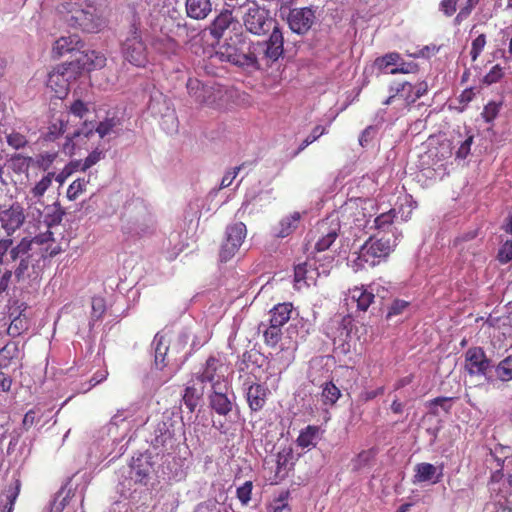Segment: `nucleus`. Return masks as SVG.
Instances as JSON below:
<instances>
[{
    "label": "nucleus",
    "mask_w": 512,
    "mask_h": 512,
    "mask_svg": "<svg viewBox=\"0 0 512 512\" xmlns=\"http://www.w3.org/2000/svg\"><path fill=\"white\" fill-rule=\"evenodd\" d=\"M219 54L222 60L233 65L259 69L260 65L256 59L255 43H252L241 33H235L220 47Z\"/></svg>",
    "instance_id": "1"
},
{
    "label": "nucleus",
    "mask_w": 512,
    "mask_h": 512,
    "mask_svg": "<svg viewBox=\"0 0 512 512\" xmlns=\"http://www.w3.org/2000/svg\"><path fill=\"white\" fill-rule=\"evenodd\" d=\"M121 53L126 61L136 67H145L149 63L148 50L138 28H129L121 43Z\"/></svg>",
    "instance_id": "2"
},
{
    "label": "nucleus",
    "mask_w": 512,
    "mask_h": 512,
    "mask_svg": "<svg viewBox=\"0 0 512 512\" xmlns=\"http://www.w3.org/2000/svg\"><path fill=\"white\" fill-rule=\"evenodd\" d=\"M66 22L70 27L88 33H97L106 26V20L97 13L93 6L73 7L66 16Z\"/></svg>",
    "instance_id": "3"
},
{
    "label": "nucleus",
    "mask_w": 512,
    "mask_h": 512,
    "mask_svg": "<svg viewBox=\"0 0 512 512\" xmlns=\"http://www.w3.org/2000/svg\"><path fill=\"white\" fill-rule=\"evenodd\" d=\"M391 251L392 245L389 239L370 237L360 248L357 258L358 265L361 267L365 265L369 267L379 265L382 261L386 260Z\"/></svg>",
    "instance_id": "4"
},
{
    "label": "nucleus",
    "mask_w": 512,
    "mask_h": 512,
    "mask_svg": "<svg viewBox=\"0 0 512 512\" xmlns=\"http://www.w3.org/2000/svg\"><path fill=\"white\" fill-rule=\"evenodd\" d=\"M77 78L76 72L68 62L62 63L48 73L46 85L57 98L62 99L68 94L71 82Z\"/></svg>",
    "instance_id": "5"
},
{
    "label": "nucleus",
    "mask_w": 512,
    "mask_h": 512,
    "mask_svg": "<svg viewBox=\"0 0 512 512\" xmlns=\"http://www.w3.org/2000/svg\"><path fill=\"white\" fill-rule=\"evenodd\" d=\"M186 86L189 95L197 103L212 108H216L220 105L219 101L223 97L220 87L203 84L197 78H189Z\"/></svg>",
    "instance_id": "6"
},
{
    "label": "nucleus",
    "mask_w": 512,
    "mask_h": 512,
    "mask_svg": "<svg viewBox=\"0 0 512 512\" xmlns=\"http://www.w3.org/2000/svg\"><path fill=\"white\" fill-rule=\"evenodd\" d=\"M283 44V34L279 28L275 27L268 40L255 43L257 62L259 63V60H265L267 64L276 62L284 53Z\"/></svg>",
    "instance_id": "7"
},
{
    "label": "nucleus",
    "mask_w": 512,
    "mask_h": 512,
    "mask_svg": "<svg viewBox=\"0 0 512 512\" xmlns=\"http://www.w3.org/2000/svg\"><path fill=\"white\" fill-rule=\"evenodd\" d=\"M246 233V226L242 222L227 227L226 237L219 251L221 262H228L236 255L246 237Z\"/></svg>",
    "instance_id": "8"
},
{
    "label": "nucleus",
    "mask_w": 512,
    "mask_h": 512,
    "mask_svg": "<svg viewBox=\"0 0 512 512\" xmlns=\"http://www.w3.org/2000/svg\"><path fill=\"white\" fill-rule=\"evenodd\" d=\"M242 20L246 30L255 35H262L268 32L272 22L269 17V11L260 7L256 2L248 6Z\"/></svg>",
    "instance_id": "9"
},
{
    "label": "nucleus",
    "mask_w": 512,
    "mask_h": 512,
    "mask_svg": "<svg viewBox=\"0 0 512 512\" xmlns=\"http://www.w3.org/2000/svg\"><path fill=\"white\" fill-rule=\"evenodd\" d=\"M68 64L73 68L76 75H79L83 71H93L96 69H101L106 64V57L101 52L95 50H77L74 54V59Z\"/></svg>",
    "instance_id": "10"
},
{
    "label": "nucleus",
    "mask_w": 512,
    "mask_h": 512,
    "mask_svg": "<svg viewBox=\"0 0 512 512\" xmlns=\"http://www.w3.org/2000/svg\"><path fill=\"white\" fill-rule=\"evenodd\" d=\"M315 19V11L311 7L291 9L287 17L290 29L297 34L308 32Z\"/></svg>",
    "instance_id": "11"
},
{
    "label": "nucleus",
    "mask_w": 512,
    "mask_h": 512,
    "mask_svg": "<svg viewBox=\"0 0 512 512\" xmlns=\"http://www.w3.org/2000/svg\"><path fill=\"white\" fill-rule=\"evenodd\" d=\"M237 27H239V22L233 16L232 10L224 8L210 23L208 29L214 39L220 40L228 31H234Z\"/></svg>",
    "instance_id": "12"
},
{
    "label": "nucleus",
    "mask_w": 512,
    "mask_h": 512,
    "mask_svg": "<svg viewBox=\"0 0 512 512\" xmlns=\"http://www.w3.org/2000/svg\"><path fill=\"white\" fill-rule=\"evenodd\" d=\"M58 152H42L34 157L17 154L13 157L14 162H19L21 168H35L43 172H50L49 169L56 161Z\"/></svg>",
    "instance_id": "13"
},
{
    "label": "nucleus",
    "mask_w": 512,
    "mask_h": 512,
    "mask_svg": "<svg viewBox=\"0 0 512 512\" xmlns=\"http://www.w3.org/2000/svg\"><path fill=\"white\" fill-rule=\"evenodd\" d=\"M491 361L487 358L483 348H469L465 354V369L470 375H485L490 368Z\"/></svg>",
    "instance_id": "14"
},
{
    "label": "nucleus",
    "mask_w": 512,
    "mask_h": 512,
    "mask_svg": "<svg viewBox=\"0 0 512 512\" xmlns=\"http://www.w3.org/2000/svg\"><path fill=\"white\" fill-rule=\"evenodd\" d=\"M25 221L24 209L19 203L0 211V224L8 236L18 230Z\"/></svg>",
    "instance_id": "15"
},
{
    "label": "nucleus",
    "mask_w": 512,
    "mask_h": 512,
    "mask_svg": "<svg viewBox=\"0 0 512 512\" xmlns=\"http://www.w3.org/2000/svg\"><path fill=\"white\" fill-rule=\"evenodd\" d=\"M413 84L408 81L393 82L389 86L390 95L383 101V105H391L396 98L402 99L406 106H411L416 102L414 96Z\"/></svg>",
    "instance_id": "16"
},
{
    "label": "nucleus",
    "mask_w": 512,
    "mask_h": 512,
    "mask_svg": "<svg viewBox=\"0 0 512 512\" xmlns=\"http://www.w3.org/2000/svg\"><path fill=\"white\" fill-rule=\"evenodd\" d=\"M269 389L260 383H252L246 389V400L252 412L261 411L266 405Z\"/></svg>",
    "instance_id": "17"
},
{
    "label": "nucleus",
    "mask_w": 512,
    "mask_h": 512,
    "mask_svg": "<svg viewBox=\"0 0 512 512\" xmlns=\"http://www.w3.org/2000/svg\"><path fill=\"white\" fill-rule=\"evenodd\" d=\"M23 353L19 342L8 341L0 348V369H7L11 366H21Z\"/></svg>",
    "instance_id": "18"
},
{
    "label": "nucleus",
    "mask_w": 512,
    "mask_h": 512,
    "mask_svg": "<svg viewBox=\"0 0 512 512\" xmlns=\"http://www.w3.org/2000/svg\"><path fill=\"white\" fill-rule=\"evenodd\" d=\"M222 367L220 359L210 356L204 365L202 372L197 374V380L201 383H211L212 389L219 385L218 370Z\"/></svg>",
    "instance_id": "19"
},
{
    "label": "nucleus",
    "mask_w": 512,
    "mask_h": 512,
    "mask_svg": "<svg viewBox=\"0 0 512 512\" xmlns=\"http://www.w3.org/2000/svg\"><path fill=\"white\" fill-rule=\"evenodd\" d=\"M129 28L140 29L142 18L150 14V0H128Z\"/></svg>",
    "instance_id": "20"
},
{
    "label": "nucleus",
    "mask_w": 512,
    "mask_h": 512,
    "mask_svg": "<svg viewBox=\"0 0 512 512\" xmlns=\"http://www.w3.org/2000/svg\"><path fill=\"white\" fill-rule=\"evenodd\" d=\"M54 177L55 172H47L34 184L26 197L29 205L41 202L42 197L52 185Z\"/></svg>",
    "instance_id": "21"
},
{
    "label": "nucleus",
    "mask_w": 512,
    "mask_h": 512,
    "mask_svg": "<svg viewBox=\"0 0 512 512\" xmlns=\"http://www.w3.org/2000/svg\"><path fill=\"white\" fill-rule=\"evenodd\" d=\"M372 286H355L349 290L350 297L357 303V308L360 311H367L370 305L374 302L375 295Z\"/></svg>",
    "instance_id": "22"
},
{
    "label": "nucleus",
    "mask_w": 512,
    "mask_h": 512,
    "mask_svg": "<svg viewBox=\"0 0 512 512\" xmlns=\"http://www.w3.org/2000/svg\"><path fill=\"white\" fill-rule=\"evenodd\" d=\"M187 16L195 20L205 19L212 11L211 0H186Z\"/></svg>",
    "instance_id": "23"
},
{
    "label": "nucleus",
    "mask_w": 512,
    "mask_h": 512,
    "mask_svg": "<svg viewBox=\"0 0 512 512\" xmlns=\"http://www.w3.org/2000/svg\"><path fill=\"white\" fill-rule=\"evenodd\" d=\"M84 47V43L80 40L77 35H70L67 37H60L55 41L53 46V52L58 56H63L66 53L77 52V50L82 49Z\"/></svg>",
    "instance_id": "24"
},
{
    "label": "nucleus",
    "mask_w": 512,
    "mask_h": 512,
    "mask_svg": "<svg viewBox=\"0 0 512 512\" xmlns=\"http://www.w3.org/2000/svg\"><path fill=\"white\" fill-rule=\"evenodd\" d=\"M292 311L291 303L284 302L275 305L269 312V323L282 328L290 320Z\"/></svg>",
    "instance_id": "25"
},
{
    "label": "nucleus",
    "mask_w": 512,
    "mask_h": 512,
    "mask_svg": "<svg viewBox=\"0 0 512 512\" xmlns=\"http://www.w3.org/2000/svg\"><path fill=\"white\" fill-rule=\"evenodd\" d=\"M151 463L141 458H133L130 465V478L136 483L146 484L150 471Z\"/></svg>",
    "instance_id": "26"
},
{
    "label": "nucleus",
    "mask_w": 512,
    "mask_h": 512,
    "mask_svg": "<svg viewBox=\"0 0 512 512\" xmlns=\"http://www.w3.org/2000/svg\"><path fill=\"white\" fill-rule=\"evenodd\" d=\"M211 408L219 415L226 416L232 411V402L227 395L217 388L213 389V393L209 396Z\"/></svg>",
    "instance_id": "27"
},
{
    "label": "nucleus",
    "mask_w": 512,
    "mask_h": 512,
    "mask_svg": "<svg viewBox=\"0 0 512 512\" xmlns=\"http://www.w3.org/2000/svg\"><path fill=\"white\" fill-rule=\"evenodd\" d=\"M21 483L16 480L14 485L7 487L0 495L1 512H13L15 501L20 492Z\"/></svg>",
    "instance_id": "28"
},
{
    "label": "nucleus",
    "mask_w": 512,
    "mask_h": 512,
    "mask_svg": "<svg viewBox=\"0 0 512 512\" xmlns=\"http://www.w3.org/2000/svg\"><path fill=\"white\" fill-rule=\"evenodd\" d=\"M171 424L167 421H159L155 425L154 428V438L152 439V444L154 447H163L167 444V442L171 441L173 438V430L171 429Z\"/></svg>",
    "instance_id": "29"
},
{
    "label": "nucleus",
    "mask_w": 512,
    "mask_h": 512,
    "mask_svg": "<svg viewBox=\"0 0 512 512\" xmlns=\"http://www.w3.org/2000/svg\"><path fill=\"white\" fill-rule=\"evenodd\" d=\"M26 307L20 311V313L11 319V322L7 328V334L16 338L27 332L30 328V320L24 313Z\"/></svg>",
    "instance_id": "30"
},
{
    "label": "nucleus",
    "mask_w": 512,
    "mask_h": 512,
    "mask_svg": "<svg viewBox=\"0 0 512 512\" xmlns=\"http://www.w3.org/2000/svg\"><path fill=\"white\" fill-rule=\"evenodd\" d=\"M301 220L300 212H293L289 216L284 217L279 222V229L275 232L277 237H287L293 233L299 225Z\"/></svg>",
    "instance_id": "31"
},
{
    "label": "nucleus",
    "mask_w": 512,
    "mask_h": 512,
    "mask_svg": "<svg viewBox=\"0 0 512 512\" xmlns=\"http://www.w3.org/2000/svg\"><path fill=\"white\" fill-rule=\"evenodd\" d=\"M151 46L157 53L168 56L176 53L178 43L169 36H161L154 38L151 42Z\"/></svg>",
    "instance_id": "32"
},
{
    "label": "nucleus",
    "mask_w": 512,
    "mask_h": 512,
    "mask_svg": "<svg viewBox=\"0 0 512 512\" xmlns=\"http://www.w3.org/2000/svg\"><path fill=\"white\" fill-rule=\"evenodd\" d=\"M314 269H309L307 262L298 264L294 268V282L295 287L300 289L302 285L309 286V280H314Z\"/></svg>",
    "instance_id": "33"
},
{
    "label": "nucleus",
    "mask_w": 512,
    "mask_h": 512,
    "mask_svg": "<svg viewBox=\"0 0 512 512\" xmlns=\"http://www.w3.org/2000/svg\"><path fill=\"white\" fill-rule=\"evenodd\" d=\"M261 327H265V329L263 330L265 344L270 347H276L282 339L283 333L281 327H278L277 325H273L271 323H269V325L266 326L263 322L260 324L259 328Z\"/></svg>",
    "instance_id": "34"
},
{
    "label": "nucleus",
    "mask_w": 512,
    "mask_h": 512,
    "mask_svg": "<svg viewBox=\"0 0 512 512\" xmlns=\"http://www.w3.org/2000/svg\"><path fill=\"white\" fill-rule=\"evenodd\" d=\"M292 458V452L291 450L283 449L282 451L278 452L276 455V472H275V479L281 480L287 475L288 471V464L290 459Z\"/></svg>",
    "instance_id": "35"
},
{
    "label": "nucleus",
    "mask_w": 512,
    "mask_h": 512,
    "mask_svg": "<svg viewBox=\"0 0 512 512\" xmlns=\"http://www.w3.org/2000/svg\"><path fill=\"white\" fill-rule=\"evenodd\" d=\"M319 433V427L309 425L304 430H302L297 438L298 446L302 448H308L310 446L316 445V438Z\"/></svg>",
    "instance_id": "36"
},
{
    "label": "nucleus",
    "mask_w": 512,
    "mask_h": 512,
    "mask_svg": "<svg viewBox=\"0 0 512 512\" xmlns=\"http://www.w3.org/2000/svg\"><path fill=\"white\" fill-rule=\"evenodd\" d=\"M401 61V54L398 52H389L384 54L383 56L377 57L374 61V65L381 71L387 70L390 66L397 67L398 63Z\"/></svg>",
    "instance_id": "37"
},
{
    "label": "nucleus",
    "mask_w": 512,
    "mask_h": 512,
    "mask_svg": "<svg viewBox=\"0 0 512 512\" xmlns=\"http://www.w3.org/2000/svg\"><path fill=\"white\" fill-rule=\"evenodd\" d=\"M437 468L431 463H419L415 467V480L417 482H428L433 479Z\"/></svg>",
    "instance_id": "38"
},
{
    "label": "nucleus",
    "mask_w": 512,
    "mask_h": 512,
    "mask_svg": "<svg viewBox=\"0 0 512 512\" xmlns=\"http://www.w3.org/2000/svg\"><path fill=\"white\" fill-rule=\"evenodd\" d=\"M321 396L325 405H334L340 398L341 391L332 381H330L323 385Z\"/></svg>",
    "instance_id": "39"
},
{
    "label": "nucleus",
    "mask_w": 512,
    "mask_h": 512,
    "mask_svg": "<svg viewBox=\"0 0 512 512\" xmlns=\"http://www.w3.org/2000/svg\"><path fill=\"white\" fill-rule=\"evenodd\" d=\"M202 394L193 386L185 388L182 400L191 413L195 411Z\"/></svg>",
    "instance_id": "40"
},
{
    "label": "nucleus",
    "mask_w": 512,
    "mask_h": 512,
    "mask_svg": "<svg viewBox=\"0 0 512 512\" xmlns=\"http://www.w3.org/2000/svg\"><path fill=\"white\" fill-rule=\"evenodd\" d=\"M88 179L78 178L74 180L67 188L66 196L70 201H75L86 191Z\"/></svg>",
    "instance_id": "41"
},
{
    "label": "nucleus",
    "mask_w": 512,
    "mask_h": 512,
    "mask_svg": "<svg viewBox=\"0 0 512 512\" xmlns=\"http://www.w3.org/2000/svg\"><path fill=\"white\" fill-rule=\"evenodd\" d=\"M289 496V491H282L270 503L269 512H291V507L288 503Z\"/></svg>",
    "instance_id": "42"
},
{
    "label": "nucleus",
    "mask_w": 512,
    "mask_h": 512,
    "mask_svg": "<svg viewBox=\"0 0 512 512\" xmlns=\"http://www.w3.org/2000/svg\"><path fill=\"white\" fill-rule=\"evenodd\" d=\"M396 218V210L390 209L387 212L381 213L378 215L375 220V228L382 231H389L391 226L394 223V219Z\"/></svg>",
    "instance_id": "43"
},
{
    "label": "nucleus",
    "mask_w": 512,
    "mask_h": 512,
    "mask_svg": "<svg viewBox=\"0 0 512 512\" xmlns=\"http://www.w3.org/2000/svg\"><path fill=\"white\" fill-rule=\"evenodd\" d=\"M157 344L155 348V365L157 369L162 370L167 366L166 355L169 347L163 341V337L157 338Z\"/></svg>",
    "instance_id": "44"
},
{
    "label": "nucleus",
    "mask_w": 512,
    "mask_h": 512,
    "mask_svg": "<svg viewBox=\"0 0 512 512\" xmlns=\"http://www.w3.org/2000/svg\"><path fill=\"white\" fill-rule=\"evenodd\" d=\"M495 371L501 381L506 382L512 380V355L501 360Z\"/></svg>",
    "instance_id": "45"
},
{
    "label": "nucleus",
    "mask_w": 512,
    "mask_h": 512,
    "mask_svg": "<svg viewBox=\"0 0 512 512\" xmlns=\"http://www.w3.org/2000/svg\"><path fill=\"white\" fill-rule=\"evenodd\" d=\"M420 70L418 63L416 62H406L401 57V61L398 63L397 67H393L389 70V74L397 75V74H415Z\"/></svg>",
    "instance_id": "46"
},
{
    "label": "nucleus",
    "mask_w": 512,
    "mask_h": 512,
    "mask_svg": "<svg viewBox=\"0 0 512 512\" xmlns=\"http://www.w3.org/2000/svg\"><path fill=\"white\" fill-rule=\"evenodd\" d=\"M338 237L337 229H331L324 234L315 244V249L319 252L325 251L331 247Z\"/></svg>",
    "instance_id": "47"
},
{
    "label": "nucleus",
    "mask_w": 512,
    "mask_h": 512,
    "mask_svg": "<svg viewBox=\"0 0 512 512\" xmlns=\"http://www.w3.org/2000/svg\"><path fill=\"white\" fill-rule=\"evenodd\" d=\"M31 248V242L27 239H22L16 246L10 248V261L14 262L21 259L22 256L28 254Z\"/></svg>",
    "instance_id": "48"
},
{
    "label": "nucleus",
    "mask_w": 512,
    "mask_h": 512,
    "mask_svg": "<svg viewBox=\"0 0 512 512\" xmlns=\"http://www.w3.org/2000/svg\"><path fill=\"white\" fill-rule=\"evenodd\" d=\"M326 133V128L317 125L313 128L312 132L302 141L300 146L298 147V150L296 151V154H299L302 152L306 147H308L310 144L318 140L322 135Z\"/></svg>",
    "instance_id": "49"
},
{
    "label": "nucleus",
    "mask_w": 512,
    "mask_h": 512,
    "mask_svg": "<svg viewBox=\"0 0 512 512\" xmlns=\"http://www.w3.org/2000/svg\"><path fill=\"white\" fill-rule=\"evenodd\" d=\"M253 490L252 481H246L243 485L237 488L236 496L242 505H247L251 500Z\"/></svg>",
    "instance_id": "50"
},
{
    "label": "nucleus",
    "mask_w": 512,
    "mask_h": 512,
    "mask_svg": "<svg viewBox=\"0 0 512 512\" xmlns=\"http://www.w3.org/2000/svg\"><path fill=\"white\" fill-rule=\"evenodd\" d=\"M6 139L8 145L14 149L24 148L28 143L26 136L16 131L7 134Z\"/></svg>",
    "instance_id": "51"
},
{
    "label": "nucleus",
    "mask_w": 512,
    "mask_h": 512,
    "mask_svg": "<svg viewBox=\"0 0 512 512\" xmlns=\"http://www.w3.org/2000/svg\"><path fill=\"white\" fill-rule=\"evenodd\" d=\"M480 0H467L466 4L460 9L456 15L454 22L455 24H461L462 21L467 19L471 14L472 10L478 5Z\"/></svg>",
    "instance_id": "52"
},
{
    "label": "nucleus",
    "mask_w": 512,
    "mask_h": 512,
    "mask_svg": "<svg viewBox=\"0 0 512 512\" xmlns=\"http://www.w3.org/2000/svg\"><path fill=\"white\" fill-rule=\"evenodd\" d=\"M118 124V120L115 118H106L103 121L99 122L96 127V132L99 134L100 138H104L106 135L110 134L111 131Z\"/></svg>",
    "instance_id": "53"
},
{
    "label": "nucleus",
    "mask_w": 512,
    "mask_h": 512,
    "mask_svg": "<svg viewBox=\"0 0 512 512\" xmlns=\"http://www.w3.org/2000/svg\"><path fill=\"white\" fill-rule=\"evenodd\" d=\"M485 45H486L485 34H480L472 41L471 51H470L472 61L477 60L479 55L482 53Z\"/></svg>",
    "instance_id": "54"
},
{
    "label": "nucleus",
    "mask_w": 512,
    "mask_h": 512,
    "mask_svg": "<svg viewBox=\"0 0 512 512\" xmlns=\"http://www.w3.org/2000/svg\"><path fill=\"white\" fill-rule=\"evenodd\" d=\"M106 311L105 301L101 297H94L92 299V313L91 318L95 321L102 318Z\"/></svg>",
    "instance_id": "55"
},
{
    "label": "nucleus",
    "mask_w": 512,
    "mask_h": 512,
    "mask_svg": "<svg viewBox=\"0 0 512 512\" xmlns=\"http://www.w3.org/2000/svg\"><path fill=\"white\" fill-rule=\"evenodd\" d=\"M410 303L408 301L402 299H395L389 307L387 312V319L392 318L393 316L400 315L404 312L406 308H408Z\"/></svg>",
    "instance_id": "56"
},
{
    "label": "nucleus",
    "mask_w": 512,
    "mask_h": 512,
    "mask_svg": "<svg viewBox=\"0 0 512 512\" xmlns=\"http://www.w3.org/2000/svg\"><path fill=\"white\" fill-rule=\"evenodd\" d=\"M503 76V69L500 67V65L496 64L484 76L483 83L486 85H492L494 83H497Z\"/></svg>",
    "instance_id": "57"
},
{
    "label": "nucleus",
    "mask_w": 512,
    "mask_h": 512,
    "mask_svg": "<svg viewBox=\"0 0 512 512\" xmlns=\"http://www.w3.org/2000/svg\"><path fill=\"white\" fill-rule=\"evenodd\" d=\"M497 259L501 264H506L512 260V240L506 241L500 247Z\"/></svg>",
    "instance_id": "58"
},
{
    "label": "nucleus",
    "mask_w": 512,
    "mask_h": 512,
    "mask_svg": "<svg viewBox=\"0 0 512 512\" xmlns=\"http://www.w3.org/2000/svg\"><path fill=\"white\" fill-rule=\"evenodd\" d=\"M486 323L492 327L502 329V328L512 324V318L510 315L501 316V317H495L493 315H490L487 318Z\"/></svg>",
    "instance_id": "59"
},
{
    "label": "nucleus",
    "mask_w": 512,
    "mask_h": 512,
    "mask_svg": "<svg viewBox=\"0 0 512 512\" xmlns=\"http://www.w3.org/2000/svg\"><path fill=\"white\" fill-rule=\"evenodd\" d=\"M69 111L74 116L83 118L89 112V108L86 103L80 99H77L71 104Z\"/></svg>",
    "instance_id": "60"
},
{
    "label": "nucleus",
    "mask_w": 512,
    "mask_h": 512,
    "mask_svg": "<svg viewBox=\"0 0 512 512\" xmlns=\"http://www.w3.org/2000/svg\"><path fill=\"white\" fill-rule=\"evenodd\" d=\"M459 0H441L439 9L447 17H451L457 11V4Z\"/></svg>",
    "instance_id": "61"
},
{
    "label": "nucleus",
    "mask_w": 512,
    "mask_h": 512,
    "mask_svg": "<svg viewBox=\"0 0 512 512\" xmlns=\"http://www.w3.org/2000/svg\"><path fill=\"white\" fill-rule=\"evenodd\" d=\"M103 158V152L101 150H93L83 161V170H88L93 165L98 163Z\"/></svg>",
    "instance_id": "62"
},
{
    "label": "nucleus",
    "mask_w": 512,
    "mask_h": 512,
    "mask_svg": "<svg viewBox=\"0 0 512 512\" xmlns=\"http://www.w3.org/2000/svg\"><path fill=\"white\" fill-rule=\"evenodd\" d=\"M194 512H219V510L216 500L209 499L199 503L195 507Z\"/></svg>",
    "instance_id": "63"
},
{
    "label": "nucleus",
    "mask_w": 512,
    "mask_h": 512,
    "mask_svg": "<svg viewBox=\"0 0 512 512\" xmlns=\"http://www.w3.org/2000/svg\"><path fill=\"white\" fill-rule=\"evenodd\" d=\"M503 498H506L512 493V474H507L502 481L501 486L496 490Z\"/></svg>",
    "instance_id": "64"
}]
</instances>
